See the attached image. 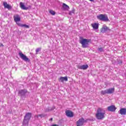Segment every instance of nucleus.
I'll return each mask as SVG.
<instances>
[{"instance_id":"nucleus-1","label":"nucleus","mask_w":126,"mask_h":126,"mask_svg":"<svg viewBox=\"0 0 126 126\" xmlns=\"http://www.w3.org/2000/svg\"><path fill=\"white\" fill-rule=\"evenodd\" d=\"M105 113L104 109L99 108L96 110L95 117L97 120H103L105 118Z\"/></svg>"},{"instance_id":"nucleus-2","label":"nucleus","mask_w":126,"mask_h":126,"mask_svg":"<svg viewBox=\"0 0 126 126\" xmlns=\"http://www.w3.org/2000/svg\"><path fill=\"white\" fill-rule=\"evenodd\" d=\"M31 117H32V113L30 112H28L25 115L23 121V126H28Z\"/></svg>"},{"instance_id":"nucleus-3","label":"nucleus","mask_w":126,"mask_h":126,"mask_svg":"<svg viewBox=\"0 0 126 126\" xmlns=\"http://www.w3.org/2000/svg\"><path fill=\"white\" fill-rule=\"evenodd\" d=\"M80 43L81 44L82 48H88L90 39L83 38L82 37H80Z\"/></svg>"},{"instance_id":"nucleus-4","label":"nucleus","mask_w":126,"mask_h":126,"mask_svg":"<svg viewBox=\"0 0 126 126\" xmlns=\"http://www.w3.org/2000/svg\"><path fill=\"white\" fill-rule=\"evenodd\" d=\"M97 18L99 20H100L101 21H104V22H107L109 21L108 16L106 14H99L97 16Z\"/></svg>"},{"instance_id":"nucleus-5","label":"nucleus","mask_w":126,"mask_h":126,"mask_svg":"<svg viewBox=\"0 0 126 126\" xmlns=\"http://www.w3.org/2000/svg\"><path fill=\"white\" fill-rule=\"evenodd\" d=\"M18 55L21 59L24 61V62H26L27 63H29L30 62V60L29 58L26 56V55H24L21 51H19L18 53Z\"/></svg>"},{"instance_id":"nucleus-6","label":"nucleus","mask_w":126,"mask_h":126,"mask_svg":"<svg viewBox=\"0 0 126 126\" xmlns=\"http://www.w3.org/2000/svg\"><path fill=\"white\" fill-rule=\"evenodd\" d=\"M115 92V88H110L107 90L102 91L101 94L102 95H105V94H112Z\"/></svg>"},{"instance_id":"nucleus-7","label":"nucleus","mask_w":126,"mask_h":126,"mask_svg":"<svg viewBox=\"0 0 126 126\" xmlns=\"http://www.w3.org/2000/svg\"><path fill=\"white\" fill-rule=\"evenodd\" d=\"M84 123H85V120H84L83 118H81L79 119L78 121H77L76 126H82L83 125H84Z\"/></svg>"},{"instance_id":"nucleus-8","label":"nucleus","mask_w":126,"mask_h":126,"mask_svg":"<svg viewBox=\"0 0 126 126\" xmlns=\"http://www.w3.org/2000/svg\"><path fill=\"white\" fill-rule=\"evenodd\" d=\"M14 20L15 22H16V24L19 26V24H20L19 22L21 20L20 16H19V15H16L15 16H14Z\"/></svg>"},{"instance_id":"nucleus-9","label":"nucleus","mask_w":126,"mask_h":126,"mask_svg":"<svg viewBox=\"0 0 126 126\" xmlns=\"http://www.w3.org/2000/svg\"><path fill=\"white\" fill-rule=\"evenodd\" d=\"M107 31H111V29H109L108 27H106V25H104L100 29V32L101 33H106Z\"/></svg>"},{"instance_id":"nucleus-10","label":"nucleus","mask_w":126,"mask_h":126,"mask_svg":"<svg viewBox=\"0 0 126 126\" xmlns=\"http://www.w3.org/2000/svg\"><path fill=\"white\" fill-rule=\"evenodd\" d=\"M116 109L117 108H116V106L113 105L107 107V110L109 112H115Z\"/></svg>"},{"instance_id":"nucleus-11","label":"nucleus","mask_w":126,"mask_h":126,"mask_svg":"<svg viewBox=\"0 0 126 126\" xmlns=\"http://www.w3.org/2000/svg\"><path fill=\"white\" fill-rule=\"evenodd\" d=\"M66 116L68 118H72L73 117V113L70 110H66L65 111Z\"/></svg>"},{"instance_id":"nucleus-12","label":"nucleus","mask_w":126,"mask_h":126,"mask_svg":"<svg viewBox=\"0 0 126 126\" xmlns=\"http://www.w3.org/2000/svg\"><path fill=\"white\" fill-rule=\"evenodd\" d=\"M20 6L21 9H23L24 10H27L29 9V8L25 6V5H24V3H23L22 2H20Z\"/></svg>"},{"instance_id":"nucleus-13","label":"nucleus","mask_w":126,"mask_h":126,"mask_svg":"<svg viewBox=\"0 0 126 126\" xmlns=\"http://www.w3.org/2000/svg\"><path fill=\"white\" fill-rule=\"evenodd\" d=\"M3 5H4V8H7V9H11V8H12L11 5L7 4L6 2H4Z\"/></svg>"},{"instance_id":"nucleus-14","label":"nucleus","mask_w":126,"mask_h":126,"mask_svg":"<svg viewBox=\"0 0 126 126\" xmlns=\"http://www.w3.org/2000/svg\"><path fill=\"white\" fill-rule=\"evenodd\" d=\"M88 67H89V66L88 64L80 65L78 66L79 69H83V70H85L86 69H87Z\"/></svg>"},{"instance_id":"nucleus-15","label":"nucleus","mask_w":126,"mask_h":126,"mask_svg":"<svg viewBox=\"0 0 126 126\" xmlns=\"http://www.w3.org/2000/svg\"><path fill=\"white\" fill-rule=\"evenodd\" d=\"M67 77H60L59 79V82H63V81H67Z\"/></svg>"},{"instance_id":"nucleus-16","label":"nucleus","mask_w":126,"mask_h":126,"mask_svg":"<svg viewBox=\"0 0 126 126\" xmlns=\"http://www.w3.org/2000/svg\"><path fill=\"white\" fill-rule=\"evenodd\" d=\"M27 93V90H21L19 91V94L21 95V96H24L25 94Z\"/></svg>"},{"instance_id":"nucleus-17","label":"nucleus","mask_w":126,"mask_h":126,"mask_svg":"<svg viewBox=\"0 0 126 126\" xmlns=\"http://www.w3.org/2000/svg\"><path fill=\"white\" fill-rule=\"evenodd\" d=\"M119 114L122 115H126V108H121L119 111Z\"/></svg>"},{"instance_id":"nucleus-18","label":"nucleus","mask_w":126,"mask_h":126,"mask_svg":"<svg viewBox=\"0 0 126 126\" xmlns=\"http://www.w3.org/2000/svg\"><path fill=\"white\" fill-rule=\"evenodd\" d=\"M92 27L94 30H97L99 28V24L97 23L92 24Z\"/></svg>"},{"instance_id":"nucleus-19","label":"nucleus","mask_w":126,"mask_h":126,"mask_svg":"<svg viewBox=\"0 0 126 126\" xmlns=\"http://www.w3.org/2000/svg\"><path fill=\"white\" fill-rule=\"evenodd\" d=\"M63 8L64 10H68L69 9V6L64 3H63Z\"/></svg>"},{"instance_id":"nucleus-20","label":"nucleus","mask_w":126,"mask_h":126,"mask_svg":"<svg viewBox=\"0 0 126 126\" xmlns=\"http://www.w3.org/2000/svg\"><path fill=\"white\" fill-rule=\"evenodd\" d=\"M19 26L20 27H25V28H29V26L26 25V24H19Z\"/></svg>"},{"instance_id":"nucleus-21","label":"nucleus","mask_w":126,"mask_h":126,"mask_svg":"<svg viewBox=\"0 0 126 126\" xmlns=\"http://www.w3.org/2000/svg\"><path fill=\"white\" fill-rule=\"evenodd\" d=\"M38 116H39V117H40L41 118V119H42V118H44V117H46V116H47V115L42 114L38 115Z\"/></svg>"},{"instance_id":"nucleus-22","label":"nucleus","mask_w":126,"mask_h":126,"mask_svg":"<svg viewBox=\"0 0 126 126\" xmlns=\"http://www.w3.org/2000/svg\"><path fill=\"white\" fill-rule=\"evenodd\" d=\"M49 12L52 15H55V14H56V12H55V11H53V10H50Z\"/></svg>"},{"instance_id":"nucleus-23","label":"nucleus","mask_w":126,"mask_h":126,"mask_svg":"<svg viewBox=\"0 0 126 126\" xmlns=\"http://www.w3.org/2000/svg\"><path fill=\"white\" fill-rule=\"evenodd\" d=\"M98 51L99 52H104V48L102 47H99L98 48Z\"/></svg>"},{"instance_id":"nucleus-24","label":"nucleus","mask_w":126,"mask_h":126,"mask_svg":"<svg viewBox=\"0 0 126 126\" xmlns=\"http://www.w3.org/2000/svg\"><path fill=\"white\" fill-rule=\"evenodd\" d=\"M40 51H41V48H38L36 49L35 51L36 55L39 53V52H40Z\"/></svg>"},{"instance_id":"nucleus-25","label":"nucleus","mask_w":126,"mask_h":126,"mask_svg":"<svg viewBox=\"0 0 126 126\" xmlns=\"http://www.w3.org/2000/svg\"><path fill=\"white\" fill-rule=\"evenodd\" d=\"M74 13V10H72L71 11L69 12V15H72V14Z\"/></svg>"},{"instance_id":"nucleus-26","label":"nucleus","mask_w":126,"mask_h":126,"mask_svg":"<svg viewBox=\"0 0 126 126\" xmlns=\"http://www.w3.org/2000/svg\"><path fill=\"white\" fill-rule=\"evenodd\" d=\"M56 109V107L55 106H53L51 109H49L48 111H53Z\"/></svg>"},{"instance_id":"nucleus-27","label":"nucleus","mask_w":126,"mask_h":126,"mask_svg":"<svg viewBox=\"0 0 126 126\" xmlns=\"http://www.w3.org/2000/svg\"><path fill=\"white\" fill-rule=\"evenodd\" d=\"M39 115H35L34 116V118H35V119H39Z\"/></svg>"},{"instance_id":"nucleus-28","label":"nucleus","mask_w":126,"mask_h":126,"mask_svg":"<svg viewBox=\"0 0 126 126\" xmlns=\"http://www.w3.org/2000/svg\"><path fill=\"white\" fill-rule=\"evenodd\" d=\"M59 126L58 125H53L52 126Z\"/></svg>"},{"instance_id":"nucleus-29","label":"nucleus","mask_w":126,"mask_h":126,"mask_svg":"<svg viewBox=\"0 0 126 126\" xmlns=\"http://www.w3.org/2000/svg\"><path fill=\"white\" fill-rule=\"evenodd\" d=\"M1 46H3V45H2V44L0 43V47H1Z\"/></svg>"},{"instance_id":"nucleus-30","label":"nucleus","mask_w":126,"mask_h":126,"mask_svg":"<svg viewBox=\"0 0 126 126\" xmlns=\"http://www.w3.org/2000/svg\"><path fill=\"white\" fill-rule=\"evenodd\" d=\"M90 1H94V0H89Z\"/></svg>"},{"instance_id":"nucleus-31","label":"nucleus","mask_w":126,"mask_h":126,"mask_svg":"<svg viewBox=\"0 0 126 126\" xmlns=\"http://www.w3.org/2000/svg\"><path fill=\"white\" fill-rule=\"evenodd\" d=\"M50 121H53V118H51V119H50Z\"/></svg>"}]
</instances>
